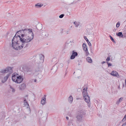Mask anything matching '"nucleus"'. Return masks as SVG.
<instances>
[{
  "label": "nucleus",
  "mask_w": 126,
  "mask_h": 126,
  "mask_svg": "<svg viewBox=\"0 0 126 126\" xmlns=\"http://www.w3.org/2000/svg\"><path fill=\"white\" fill-rule=\"evenodd\" d=\"M33 33L32 30L31 29L24 30V34H21L20 39L23 43L24 44L25 47H28V45L26 44L27 43L31 42L33 38Z\"/></svg>",
  "instance_id": "f257e3e1"
},
{
  "label": "nucleus",
  "mask_w": 126,
  "mask_h": 126,
  "mask_svg": "<svg viewBox=\"0 0 126 126\" xmlns=\"http://www.w3.org/2000/svg\"><path fill=\"white\" fill-rule=\"evenodd\" d=\"M17 35L18 37L16 36L13 38L12 40V47L15 50H19L25 47V45L22 41V43H21L20 37L19 35Z\"/></svg>",
  "instance_id": "f03ea898"
},
{
  "label": "nucleus",
  "mask_w": 126,
  "mask_h": 126,
  "mask_svg": "<svg viewBox=\"0 0 126 126\" xmlns=\"http://www.w3.org/2000/svg\"><path fill=\"white\" fill-rule=\"evenodd\" d=\"M12 68L11 67H9L6 68L5 69L2 70L1 72L3 73H9V74L7 75L4 78L3 80L2 81V82H4L8 79L10 76V74L12 72Z\"/></svg>",
  "instance_id": "7ed1b4c3"
},
{
  "label": "nucleus",
  "mask_w": 126,
  "mask_h": 126,
  "mask_svg": "<svg viewBox=\"0 0 126 126\" xmlns=\"http://www.w3.org/2000/svg\"><path fill=\"white\" fill-rule=\"evenodd\" d=\"M12 79L13 81L17 83H20L23 81V79L22 76H18L17 74H14L12 75Z\"/></svg>",
  "instance_id": "20e7f679"
},
{
  "label": "nucleus",
  "mask_w": 126,
  "mask_h": 126,
  "mask_svg": "<svg viewBox=\"0 0 126 126\" xmlns=\"http://www.w3.org/2000/svg\"><path fill=\"white\" fill-rule=\"evenodd\" d=\"M87 88H86V89L85 88L83 89L82 92V94L85 101L86 102H89L90 101V97L88 95L87 92Z\"/></svg>",
  "instance_id": "39448f33"
},
{
  "label": "nucleus",
  "mask_w": 126,
  "mask_h": 126,
  "mask_svg": "<svg viewBox=\"0 0 126 126\" xmlns=\"http://www.w3.org/2000/svg\"><path fill=\"white\" fill-rule=\"evenodd\" d=\"M72 55L71 56L70 59H73L75 58V57L78 55V53L76 52H75L74 51H72Z\"/></svg>",
  "instance_id": "423d86ee"
},
{
  "label": "nucleus",
  "mask_w": 126,
  "mask_h": 126,
  "mask_svg": "<svg viewBox=\"0 0 126 126\" xmlns=\"http://www.w3.org/2000/svg\"><path fill=\"white\" fill-rule=\"evenodd\" d=\"M112 76H114L118 78L119 77V76L117 73L116 71H113L110 74Z\"/></svg>",
  "instance_id": "0eeeda50"
},
{
  "label": "nucleus",
  "mask_w": 126,
  "mask_h": 126,
  "mask_svg": "<svg viewBox=\"0 0 126 126\" xmlns=\"http://www.w3.org/2000/svg\"><path fill=\"white\" fill-rule=\"evenodd\" d=\"M41 35L45 37H47L49 35L48 33L46 31H43L41 33Z\"/></svg>",
  "instance_id": "6e6552de"
},
{
  "label": "nucleus",
  "mask_w": 126,
  "mask_h": 126,
  "mask_svg": "<svg viewBox=\"0 0 126 126\" xmlns=\"http://www.w3.org/2000/svg\"><path fill=\"white\" fill-rule=\"evenodd\" d=\"M28 95H26L24 97V102H28L30 101V99L28 97Z\"/></svg>",
  "instance_id": "1a4fd4ad"
},
{
  "label": "nucleus",
  "mask_w": 126,
  "mask_h": 126,
  "mask_svg": "<svg viewBox=\"0 0 126 126\" xmlns=\"http://www.w3.org/2000/svg\"><path fill=\"white\" fill-rule=\"evenodd\" d=\"M41 73L40 71L39 70H35V72L34 73V75L35 76H37L38 75H39V77H38L39 78H41L42 77V75L41 74H40V73Z\"/></svg>",
  "instance_id": "9d476101"
},
{
  "label": "nucleus",
  "mask_w": 126,
  "mask_h": 126,
  "mask_svg": "<svg viewBox=\"0 0 126 126\" xmlns=\"http://www.w3.org/2000/svg\"><path fill=\"white\" fill-rule=\"evenodd\" d=\"M24 30H20V31H19L18 32H17L16 33V34H15V36H16L18 37V36L17 35H19L18 34H20L21 33H22V34H24ZM19 36L21 37L20 35H19Z\"/></svg>",
  "instance_id": "9b49d317"
},
{
  "label": "nucleus",
  "mask_w": 126,
  "mask_h": 126,
  "mask_svg": "<svg viewBox=\"0 0 126 126\" xmlns=\"http://www.w3.org/2000/svg\"><path fill=\"white\" fill-rule=\"evenodd\" d=\"M40 62V63H43L44 61V56L43 55L41 54L39 56Z\"/></svg>",
  "instance_id": "f8f14e48"
},
{
  "label": "nucleus",
  "mask_w": 126,
  "mask_h": 126,
  "mask_svg": "<svg viewBox=\"0 0 126 126\" xmlns=\"http://www.w3.org/2000/svg\"><path fill=\"white\" fill-rule=\"evenodd\" d=\"M26 85L25 84H21L20 86V89L21 90H22L25 88L26 87Z\"/></svg>",
  "instance_id": "ddd939ff"
},
{
  "label": "nucleus",
  "mask_w": 126,
  "mask_h": 126,
  "mask_svg": "<svg viewBox=\"0 0 126 126\" xmlns=\"http://www.w3.org/2000/svg\"><path fill=\"white\" fill-rule=\"evenodd\" d=\"M116 34L117 36L123 38V35L122 34V32H119L117 33Z\"/></svg>",
  "instance_id": "4468645a"
},
{
  "label": "nucleus",
  "mask_w": 126,
  "mask_h": 126,
  "mask_svg": "<svg viewBox=\"0 0 126 126\" xmlns=\"http://www.w3.org/2000/svg\"><path fill=\"white\" fill-rule=\"evenodd\" d=\"M82 47L84 50V51L88 50L87 46L85 44H83L82 45Z\"/></svg>",
  "instance_id": "2eb2a0df"
},
{
  "label": "nucleus",
  "mask_w": 126,
  "mask_h": 126,
  "mask_svg": "<svg viewBox=\"0 0 126 126\" xmlns=\"http://www.w3.org/2000/svg\"><path fill=\"white\" fill-rule=\"evenodd\" d=\"M74 24L75 25V27H78L80 24V23L79 22L76 21L74 22Z\"/></svg>",
  "instance_id": "dca6fc26"
},
{
  "label": "nucleus",
  "mask_w": 126,
  "mask_h": 126,
  "mask_svg": "<svg viewBox=\"0 0 126 126\" xmlns=\"http://www.w3.org/2000/svg\"><path fill=\"white\" fill-rule=\"evenodd\" d=\"M43 6V5H41L40 3H37L35 5V6L36 8H39Z\"/></svg>",
  "instance_id": "f3484780"
},
{
  "label": "nucleus",
  "mask_w": 126,
  "mask_h": 126,
  "mask_svg": "<svg viewBox=\"0 0 126 126\" xmlns=\"http://www.w3.org/2000/svg\"><path fill=\"white\" fill-rule=\"evenodd\" d=\"M84 38L85 40L86 41L87 43H88V45L89 46H91L92 45L91 43L88 40L86 37L85 36H84Z\"/></svg>",
  "instance_id": "a211bd4d"
},
{
  "label": "nucleus",
  "mask_w": 126,
  "mask_h": 126,
  "mask_svg": "<svg viewBox=\"0 0 126 126\" xmlns=\"http://www.w3.org/2000/svg\"><path fill=\"white\" fill-rule=\"evenodd\" d=\"M46 96V95H44V97H42V99L41 100V102H45Z\"/></svg>",
  "instance_id": "6ab92c4d"
},
{
  "label": "nucleus",
  "mask_w": 126,
  "mask_h": 126,
  "mask_svg": "<svg viewBox=\"0 0 126 126\" xmlns=\"http://www.w3.org/2000/svg\"><path fill=\"white\" fill-rule=\"evenodd\" d=\"M87 61L89 63H92V60L91 58L90 57H87L86 58Z\"/></svg>",
  "instance_id": "aec40b11"
},
{
  "label": "nucleus",
  "mask_w": 126,
  "mask_h": 126,
  "mask_svg": "<svg viewBox=\"0 0 126 126\" xmlns=\"http://www.w3.org/2000/svg\"><path fill=\"white\" fill-rule=\"evenodd\" d=\"M68 101L69 102H72L73 101V98L72 96H70L68 98Z\"/></svg>",
  "instance_id": "412c9836"
},
{
  "label": "nucleus",
  "mask_w": 126,
  "mask_h": 126,
  "mask_svg": "<svg viewBox=\"0 0 126 126\" xmlns=\"http://www.w3.org/2000/svg\"><path fill=\"white\" fill-rule=\"evenodd\" d=\"M77 118L79 121H80L82 119V117L81 115H79L77 116Z\"/></svg>",
  "instance_id": "4be33fe9"
},
{
  "label": "nucleus",
  "mask_w": 126,
  "mask_h": 126,
  "mask_svg": "<svg viewBox=\"0 0 126 126\" xmlns=\"http://www.w3.org/2000/svg\"><path fill=\"white\" fill-rule=\"evenodd\" d=\"M123 99V97L120 98L119 100H118L117 101V102H121Z\"/></svg>",
  "instance_id": "5701e85b"
},
{
  "label": "nucleus",
  "mask_w": 126,
  "mask_h": 126,
  "mask_svg": "<svg viewBox=\"0 0 126 126\" xmlns=\"http://www.w3.org/2000/svg\"><path fill=\"white\" fill-rule=\"evenodd\" d=\"M24 105H25V106L27 108H28L29 107V105L28 103H24Z\"/></svg>",
  "instance_id": "b1692460"
},
{
  "label": "nucleus",
  "mask_w": 126,
  "mask_h": 126,
  "mask_svg": "<svg viewBox=\"0 0 126 126\" xmlns=\"http://www.w3.org/2000/svg\"><path fill=\"white\" fill-rule=\"evenodd\" d=\"M120 23L119 22H117V23L116 26V27L117 28H118L120 26Z\"/></svg>",
  "instance_id": "393cba45"
},
{
  "label": "nucleus",
  "mask_w": 126,
  "mask_h": 126,
  "mask_svg": "<svg viewBox=\"0 0 126 126\" xmlns=\"http://www.w3.org/2000/svg\"><path fill=\"white\" fill-rule=\"evenodd\" d=\"M110 39L113 42H114L115 41H114V40L113 38L110 35Z\"/></svg>",
  "instance_id": "a878e982"
},
{
  "label": "nucleus",
  "mask_w": 126,
  "mask_h": 126,
  "mask_svg": "<svg viewBox=\"0 0 126 126\" xmlns=\"http://www.w3.org/2000/svg\"><path fill=\"white\" fill-rule=\"evenodd\" d=\"M64 16V14H61L59 16V17L60 18H62Z\"/></svg>",
  "instance_id": "bb28decb"
},
{
  "label": "nucleus",
  "mask_w": 126,
  "mask_h": 126,
  "mask_svg": "<svg viewBox=\"0 0 126 126\" xmlns=\"http://www.w3.org/2000/svg\"><path fill=\"white\" fill-rule=\"evenodd\" d=\"M85 51L86 52V56H88L89 54V53L88 50Z\"/></svg>",
  "instance_id": "cd10ccee"
},
{
  "label": "nucleus",
  "mask_w": 126,
  "mask_h": 126,
  "mask_svg": "<svg viewBox=\"0 0 126 126\" xmlns=\"http://www.w3.org/2000/svg\"><path fill=\"white\" fill-rule=\"evenodd\" d=\"M126 120V115L125 116L124 118L123 119L122 121H125Z\"/></svg>",
  "instance_id": "c85d7f7f"
},
{
  "label": "nucleus",
  "mask_w": 126,
  "mask_h": 126,
  "mask_svg": "<svg viewBox=\"0 0 126 126\" xmlns=\"http://www.w3.org/2000/svg\"><path fill=\"white\" fill-rule=\"evenodd\" d=\"M110 57H108L106 59V61H108L110 60Z\"/></svg>",
  "instance_id": "c756f323"
},
{
  "label": "nucleus",
  "mask_w": 126,
  "mask_h": 126,
  "mask_svg": "<svg viewBox=\"0 0 126 126\" xmlns=\"http://www.w3.org/2000/svg\"><path fill=\"white\" fill-rule=\"evenodd\" d=\"M107 63L108 65V66L109 67L112 65V64L110 63H109L108 62H107Z\"/></svg>",
  "instance_id": "7c9ffc66"
},
{
  "label": "nucleus",
  "mask_w": 126,
  "mask_h": 126,
  "mask_svg": "<svg viewBox=\"0 0 126 126\" xmlns=\"http://www.w3.org/2000/svg\"><path fill=\"white\" fill-rule=\"evenodd\" d=\"M123 36L124 37H126V32L123 34Z\"/></svg>",
  "instance_id": "2f4dec72"
},
{
  "label": "nucleus",
  "mask_w": 126,
  "mask_h": 126,
  "mask_svg": "<svg viewBox=\"0 0 126 126\" xmlns=\"http://www.w3.org/2000/svg\"><path fill=\"white\" fill-rule=\"evenodd\" d=\"M63 66V63H61L59 65V66L60 67H62Z\"/></svg>",
  "instance_id": "473e14b6"
},
{
  "label": "nucleus",
  "mask_w": 126,
  "mask_h": 126,
  "mask_svg": "<svg viewBox=\"0 0 126 126\" xmlns=\"http://www.w3.org/2000/svg\"><path fill=\"white\" fill-rule=\"evenodd\" d=\"M12 91L13 92H15V89L13 88H12Z\"/></svg>",
  "instance_id": "72a5a7b5"
},
{
  "label": "nucleus",
  "mask_w": 126,
  "mask_h": 126,
  "mask_svg": "<svg viewBox=\"0 0 126 126\" xmlns=\"http://www.w3.org/2000/svg\"><path fill=\"white\" fill-rule=\"evenodd\" d=\"M122 126H126V124L125 123H124L122 125Z\"/></svg>",
  "instance_id": "f704fd0d"
},
{
  "label": "nucleus",
  "mask_w": 126,
  "mask_h": 126,
  "mask_svg": "<svg viewBox=\"0 0 126 126\" xmlns=\"http://www.w3.org/2000/svg\"><path fill=\"white\" fill-rule=\"evenodd\" d=\"M105 62L104 61H103L101 63L102 64H103V63H105Z\"/></svg>",
  "instance_id": "c9c22d12"
},
{
  "label": "nucleus",
  "mask_w": 126,
  "mask_h": 126,
  "mask_svg": "<svg viewBox=\"0 0 126 126\" xmlns=\"http://www.w3.org/2000/svg\"><path fill=\"white\" fill-rule=\"evenodd\" d=\"M79 99H80V98H76V99L77 100Z\"/></svg>",
  "instance_id": "e433bc0d"
},
{
  "label": "nucleus",
  "mask_w": 126,
  "mask_h": 126,
  "mask_svg": "<svg viewBox=\"0 0 126 126\" xmlns=\"http://www.w3.org/2000/svg\"><path fill=\"white\" fill-rule=\"evenodd\" d=\"M36 79H35L34 80V82H36Z\"/></svg>",
  "instance_id": "4c0bfd02"
},
{
  "label": "nucleus",
  "mask_w": 126,
  "mask_h": 126,
  "mask_svg": "<svg viewBox=\"0 0 126 126\" xmlns=\"http://www.w3.org/2000/svg\"><path fill=\"white\" fill-rule=\"evenodd\" d=\"M118 88L119 89L120 88V86H118Z\"/></svg>",
  "instance_id": "58836bf2"
},
{
  "label": "nucleus",
  "mask_w": 126,
  "mask_h": 126,
  "mask_svg": "<svg viewBox=\"0 0 126 126\" xmlns=\"http://www.w3.org/2000/svg\"><path fill=\"white\" fill-rule=\"evenodd\" d=\"M78 65H80V64L79 63H79Z\"/></svg>",
  "instance_id": "ea45409f"
},
{
  "label": "nucleus",
  "mask_w": 126,
  "mask_h": 126,
  "mask_svg": "<svg viewBox=\"0 0 126 126\" xmlns=\"http://www.w3.org/2000/svg\"><path fill=\"white\" fill-rule=\"evenodd\" d=\"M44 103L43 104V103H42V105H44Z\"/></svg>",
  "instance_id": "a19ab883"
},
{
  "label": "nucleus",
  "mask_w": 126,
  "mask_h": 126,
  "mask_svg": "<svg viewBox=\"0 0 126 126\" xmlns=\"http://www.w3.org/2000/svg\"><path fill=\"white\" fill-rule=\"evenodd\" d=\"M53 69V68H52V69H51V70H52Z\"/></svg>",
  "instance_id": "79ce46f5"
},
{
  "label": "nucleus",
  "mask_w": 126,
  "mask_h": 126,
  "mask_svg": "<svg viewBox=\"0 0 126 126\" xmlns=\"http://www.w3.org/2000/svg\"><path fill=\"white\" fill-rule=\"evenodd\" d=\"M123 87L124 86V85H123Z\"/></svg>",
  "instance_id": "37998d69"
}]
</instances>
